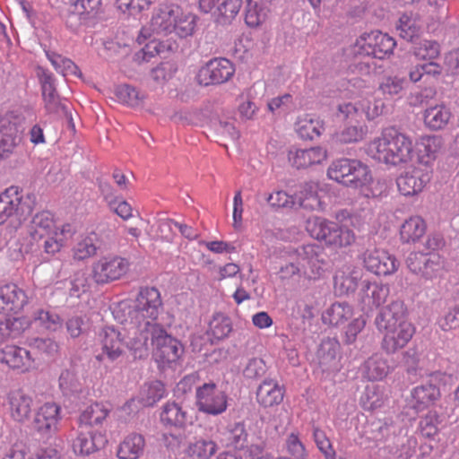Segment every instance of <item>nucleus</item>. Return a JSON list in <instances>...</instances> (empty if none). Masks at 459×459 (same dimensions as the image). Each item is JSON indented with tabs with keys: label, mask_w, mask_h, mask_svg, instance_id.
<instances>
[{
	"label": "nucleus",
	"mask_w": 459,
	"mask_h": 459,
	"mask_svg": "<svg viewBox=\"0 0 459 459\" xmlns=\"http://www.w3.org/2000/svg\"><path fill=\"white\" fill-rule=\"evenodd\" d=\"M231 331L232 325L230 317L221 313L213 315L209 323V334L217 340H221L228 337Z\"/></svg>",
	"instance_id": "5fc2aeb1"
},
{
	"label": "nucleus",
	"mask_w": 459,
	"mask_h": 459,
	"mask_svg": "<svg viewBox=\"0 0 459 459\" xmlns=\"http://www.w3.org/2000/svg\"><path fill=\"white\" fill-rule=\"evenodd\" d=\"M385 108V104L381 98L369 97L355 102H343L338 105V112L343 120L359 122L362 120L363 114L368 120H374L380 117Z\"/></svg>",
	"instance_id": "9b49d317"
},
{
	"label": "nucleus",
	"mask_w": 459,
	"mask_h": 459,
	"mask_svg": "<svg viewBox=\"0 0 459 459\" xmlns=\"http://www.w3.org/2000/svg\"><path fill=\"white\" fill-rule=\"evenodd\" d=\"M61 407L54 402H47L36 411L34 428L40 433H52L57 430L61 420Z\"/></svg>",
	"instance_id": "b1692460"
},
{
	"label": "nucleus",
	"mask_w": 459,
	"mask_h": 459,
	"mask_svg": "<svg viewBox=\"0 0 459 459\" xmlns=\"http://www.w3.org/2000/svg\"><path fill=\"white\" fill-rule=\"evenodd\" d=\"M37 75L41 85L42 97L45 107L48 112H55L59 104V98L56 89L55 78L53 74L39 67Z\"/></svg>",
	"instance_id": "c756f323"
},
{
	"label": "nucleus",
	"mask_w": 459,
	"mask_h": 459,
	"mask_svg": "<svg viewBox=\"0 0 459 459\" xmlns=\"http://www.w3.org/2000/svg\"><path fill=\"white\" fill-rule=\"evenodd\" d=\"M8 404L12 418L18 422L30 420L33 398L21 389L11 391L8 394Z\"/></svg>",
	"instance_id": "bb28decb"
},
{
	"label": "nucleus",
	"mask_w": 459,
	"mask_h": 459,
	"mask_svg": "<svg viewBox=\"0 0 459 459\" xmlns=\"http://www.w3.org/2000/svg\"><path fill=\"white\" fill-rule=\"evenodd\" d=\"M313 437L317 448L324 455L325 458L335 459V451L325 433L318 428H314Z\"/></svg>",
	"instance_id": "774afa93"
},
{
	"label": "nucleus",
	"mask_w": 459,
	"mask_h": 459,
	"mask_svg": "<svg viewBox=\"0 0 459 459\" xmlns=\"http://www.w3.org/2000/svg\"><path fill=\"white\" fill-rule=\"evenodd\" d=\"M235 74L234 65L227 58H213L203 65L196 80L204 86L228 82Z\"/></svg>",
	"instance_id": "2eb2a0df"
},
{
	"label": "nucleus",
	"mask_w": 459,
	"mask_h": 459,
	"mask_svg": "<svg viewBox=\"0 0 459 459\" xmlns=\"http://www.w3.org/2000/svg\"><path fill=\"white\" fill-rule=\"evenodd\" d=\"M430 179L431 170L428 167H412L397 178L396 185L401 195L415 196L423 191Z\"/></svg>",
	"instance_id": "dca6fc26"
},
{
	"label": "nucleus",
	"mask_w": 459,
	"mask_h": 459,
	"mask_svg": "<svg viewBox=\"0 0 459 459\" xmlns=\"http://www.w3.org/2000/svg\"><path fill=\"white\" fill-rule=\"evenodd\" d=\"M0 361L21 372L30 371L35 367L30 351L15 345H6L0 351Z\"/></svg>",
	"instance_id": "393cba45"
},
{
	"label": "nucleus",
	"mask_w": 459,
	"mask_h": 459,
	"mask_svg": "<svg viewBox=\"0 0 459 459\" xmlns=\"http://www.w3.org/2000/svg\"><path fill=\"white\" fill-rule=\"evenodd\" d=\"M28 243L23 248L26 253L38 251L54 256L59 253L74 237L76 228L72 223L57 225L49 212L36 213L26 227Z\"/></svg>",
	"instance_id": "7ed1b4c3"
},
{
	"label": "nucleus",
	"mask_w": 459,
	"mask_h": 459,
	"mask_svg": "<svg viewBox=\"0 0 459 459\" xmlns=\"http://www.w3.org/2000/svg\"><path fill=\"white\" fill-rule=\"evenodd\" d=\"M388 188V183L385 179H373L368 167L366 179L358 185L356 190L367 198H378L386 195Z\"/></svg>",
	"instance_id": "a19ab883"
},
{
	"label": "nucleus",
	"mask_w": 459,
	"mask_h": 459,
	"mask_svg": "<svg viewBox=\"0 0 459 459\" xmlns=\"http://www.w3.org/2000/svg\"><path fill=\"white\" fill-rule=\"evenodd\" d=\"M285 447L294 459H305L307 457V450L298 433L291 432L287 436Z\"/></svg>",
	"instance_id": "338daca9"
},
{
	"label": "nucleus",
	"mask_w": 459,
	"mask_h": 459,
	"mask_svg": "<svg viewBox=\"0 0 459 459\" xmlns=\"http://www.w3.org/2000/svg\"><path fill=\"white\" fill-rule=\"evenodd\" d=\"M339 343L335 340H324L317 351V358L324 370L335 369L338 367L337 354Z\"/></svg>",
	"instance_id": "79ce46f5"
},
{
	"label": "nucleus",
	"mask_w": 459,
	"mask_h": 459,
	"mask_svg": "<svg viewBox=\"0 0 459 459\" xmlns=\"http://www.w3.org/2000/svg\"><path fill=\"white\" fill-rule=\"evenodd\" d=\"M122 310L127 309L126 333L133 347L145 352L146 338L150 332L161 326L157 323L162 310L160 293L156 288L146 287L140 290L136 299L130 305L123 303Z\"/></svg>",
	"instance_id": "f03ea898"
},
{
	"label": "nucleus",
	"mask_w": 459,
	"mask_h": 459,
	"mask_svg": "<svg viewBox=\"0 0 459 459\" xmlns=\"http://www.w3.org/2000/svg\"><path fill=\"white\" fill-rule=\"evenodd\" d=\"M266 201L273 208H292L296 205L294 195H290L282 190H276L269 194Z\"/></svg>",
	"instance_id": "69168bd1"
},
{
	"label": "nucleus",
	"mask_w": 459,
	"mask_h": 459,
	"mask_svg": "<svg viewBox=\"0 0 459 459\" xmlns=\"http://www.w3.org/2000/svg\"><path fill=\"white\" fill-rule=\"evenodd\" d=\"M217 450L218 446L214 441L199 438L189 442L185 454L191 459H210Z\"/></svg>",
	"instance_id": "a18cd8bd"
},
{
	"label": "nucleus",
	"mask_w": 459,
	"mask_h": 459,
	"mask_svg": "<svg viewBox=\"0 0 459 459\" xmlns=\"http://www.w3.org/2000/svg\"><path fill=\"white\" fill-rule=\"evenodd\" d=\"M367 152L378 162L397 166L412 159L413 143L409 135L390 126L368 144Z\"/></svg>",
	"instance_id": "39448f33"
},
{
	"label": "nucleus",
	"mask_w": 459,
	"mask_h": 459,
	"mask_svg": "<svg viewBox=\"0 0 459 459\" xmlns=\"http://www.w3.org/2000/svg\"><path fill=\"white\" fill-rule=\"evenodd\" d=\"M443 375L436 372L430 376V383L423 384L414 387L411 392L409 405L417 412L428 409L439 398L438 387L432 382L439 379Z\"/></svg>",
	"instance_id": "aec40b11"
},
{
	"label": "nucleus",
	"mask_w": 459,
	"mask_h": 459,
	"mask_svg": "<svg viewBox=\"0 0 459 459\" xmlns=\"http://www.w3.org/2000/svg\"><path fill=\"white\" fill-rule=\"evenodd\" d=\"M426 230L427 224L420 216H411L400 227V240L403 244H415L425 235Z\"/></svg>",
	"instance_id": "7c9ffc66"
},
{
	"label": "nucleus",
	"mask_w": 459,
	"mask_h": 459,
	"mask_svg": "<svg viewBox=\"0 0 459 459\" xmlns=\"http://www.w3.org/2000/svg\"><path fill=\"white\" fill-rule=\"evenodd\" d=\"M325 264L322 247L315 244L305 245L289 254L288 260L278 271V276L281 281H289L295 276L316 281L323 276Z\"/></svg>",
	"instance_id": "423d86ee"
},
{
	"label": "nucleus",
	"mask_w": 459,
	"mask_h": 459,
	"mask_svg": "<svg viewBox=\"0 0 459 459\" xmlns=\"http://www.w3.org/2000/svg\"><path fill=\"white\" fill-rule=\"evenodd\" d=\"M129 269L126 259L118 256L102 257L92 265V277L99 284L108 283L125 275Z\"/></svg>",
	"instance_id": "f3484780"
},
{
	"label": "nucleus",
	"mask_w": 459,
	"mask_h": 459,
	"mask_svg": "<svg viewBox=\"0 0 459 459\" xmlns=\"http://www.w3.org/2000/svg\"><path fill=\"white\" fill-rule=\"evenodd\" d=\"M295 131L304 140H313L325 131L323 120L311 114H303L297 118Z\"/></svg>",
	"instance_id": "2f4dec72"
},
{
	"label": "nucleus",
	"mask_w": 459,
	"mask_h": 459,
	"mask_svg": "<svg viewBox=\"0 0 459 459\" xmlns=\"http://www.w3.org/2000/svg\"><path fill=\"white\" fill-rule=\"evenodd\" d=\"M385 401L383 389L377 385H368L361 394L360 405L366 411H375L381 408Z\"/></svg>",
	"instance_id": "09e8293b"
},
{
	"label": "nucleus",
	"mask_w": 459,
	"mask_h": 459,
	"mask_svg": "<svg viewBox=\"0 0 459 459\" xmlns=\"http://www.w3.org/2000/svg\"><path fill=\"white\" fill-rule=\"evenodd\" d=\"M47 56L56 71L61 74L63 76H81V72L78 66L71 59L55 52H48Z\"/></svg>",
	"instance_id": "864d4df0"
},
{
	"label": "nucleus",
	"mask_w": 459,
	"mask_h": 459,
	"mask_svg": "<svg viewBox=\"0 0 459 459\" xmlns=\"http://www.w3.org/2000/svg\"><path fill=\"white\" fill-rule=\"evenodd\" d=\"M406 265L420 278L433 280L442 273L445 260L438 253L411 252L406 259Z\"/></svg>",
	"instance_id": "ddd939ff"
},
{
	"label": "nucleus",
	"mask_w": 459,
	"mask_h": 459,
	"mask_svg": "<svg viewBox=\"0 0 459 459\" xmlns=\"http://www.w3.org/2000/svg\"><path fill=\"white\" fill-rule=\"evenodd\" d=\"M440 420L437 411H429L419 423V430L420 434L428 438L434 437L439 431Z\"/></svg>",
	"instance_id": "680f3d73"
},
{
	"label": "nucleus",
	"mask_w": 459,
	"mask_h": 459,
	"mask_svg": "<svg viewBox=\"0 0 459 459\" xmlns=\"http://www.w3.org/2000/svg\"><path fill=\"white\" fill-rule=\"evenodd\" d=\"M25 290L14 283L0 287V314H18L28 304Z\"/></svg>",
	"instance_id": "5701e85b"
},
{
	"label": "nucleus",
	"mask_w": 459,
	"mask_h": 459,
	"mask_svg": "<svg viewBox=\"0 0 459 459\" xmlns=\"http://www.w3.org/2000/svg\"><path fill=\"white\" fill-rule=\"evenodd\" d=\"M32 325V319L26 316H10L0 323V334L2 339L16 337Z\"/></svg>",
	"instance_id": "de8ad7c7"
},
{
	"label": "nucleus",
	"mask_w": 459,
	"mask_h": 459,
	"mask_svg": "<svg viewBox=\"0 0 459 459\" xmlns=\"http://www.w3.org/2000/svg\"><path fill=\"white\" fill-rule=\"evenodd\" d=\"M396 46L395 39L378 30L364 33L356 39L352 53L356 56L385 59L391 56Z\"/></svg>",
	"instance_id": "1a4fd4ad"
},
{
	"label": "nucleus",
	"mask_w": 459,
	"mask_h": 459,
	"mask_svg": "<svg viewBox=\"0 0 459 459\" xmlns=\"http://www.w3.org/2000/svg\"><path fill=\"white\" fill-rule=\"evenodd\" d=\"M144 447L143 436L131 433L119 444L117 455L119 459H138L143 455Z\"/></svg>",
	"instance_id": "c9c22d12"
},
{
	"label": "nucleus",
	"mask_w": 459,
	"mask_h": 459,
	"mask_svg": "<svg viewBox=\"0 0 459 459\" xmlns=\"http://www.w3.org/2000/svg\"><path fill=\"white\" fill-rule=\"evenodd\" d=\"M359 273L351 265L345 264L339 268L333 277L334 290L339 295L353 292L358 285Z\"/></svg>",
	"instance_id": "473e14b6"
},
{
	"label": "nucleus",
	"mask_w": 459,
	"mask_h": 459,
	"mask_svg": "<svg viewBox=\"0 0 459 459\" xmlns=\"http://www.w3.org/2000/svg\"><path fill=\"white\" fill-rule=\"evenodd\" d=\"M116 96L119 102L129 107H139L145 99L144 93L128 84L118 86L116 89Z\"/></svg>",
	"instance_id": "6e6d98bb"
},
{
	"label": "nucleus",
	"mask_w": 459,
	"mask_h": 459,
	"mask_svg": "<svg viewBox=\"0 0 459 459\" xmlns=\"http://www.w3.org/2000/svg\"><path fill=\"white\" fill-rule=\"evenodd\" d=\"M226 435L228 446L243 449L242 447L244 446L247 437L244 423L235 422L230 424L228 426Z\"/></svg>",
	"instance_id": "052dcab7"
},
{
	"label": "nucleus",
	"mask_w": 459,
	"mask_h": 459,
	"mask_svg": "<svg viewBox=\"0 0 459 459\" xmlns=\"http://www.w3.org/2000/svg\"><path fill=\"white\" fill-rule=\"evenodd\" d=\"M306 230L311 238L335 250L352 245L356 239L349 227L317 216L307 220Z\"/></svg>",
	"instance_id": "6e6552de"
},
{
	"label": "nucleus",
	"mask_w": 459,
	"mask_h": 459,
	"mask_svg": "<svg viewBox=\"0 0 459 459\" xmlns=\"http://www.w3.org/2000/svg\"><path fill=\"white\" fill-rule=\"evenodd\" d=\"M327 157L326 149L321 146L290 150L288 153L289 161L297 169H306L321 164L327 160Z\"/></svg>",
	"instance_id": "a878e982"
},
{
	"label": "nucleus",
	"mask_w": 459,
	"mask_h": 459,
	"mask_svg": "<svg viewBox=\"0 0 459 459\" xmlns=\"http://www.w3.org/2000/svg\"><path fill=\"white\" fill-rule=\"evenodd\" d=\"M242 6V0H224L214 12L216 20L220 23H228L238 13Z\"/></svg>",
	"instance_id": "4d7b16f0"
},
{
	"label": "nucleus",
	"mask_w": 459,
	"mask_h": 459,
	"mask_svg": "<svg viewBox=\"0 0 459 459\" xmlns=\"http://www.w3.org/2000/svg\"><path fill=\"white\" fill-rule=\"evenodd\" d=\"M440 51L437 41L421 40L413 47L412 53L419 60L432 61L439 56Z\"/></svg>",
	"instance_id": "bf43d9fd"
},
{
	"label": "nucleus",
	"mask_w": 459,
	"mask_h": 459,
	"mask_svg": "<svg viewBox=\"0 0 459 459\" xmlns=\"http://www.w3.org/2000/svg\"><path fill=\"white\" fill-rule=\"evenodd\" d=\"M110 411L108 404L95 403L87 406L80 416L82 426L88 427L101 424Z\"/></svg>",
	"instance_id": "49530a36"
},
{
	"label": "nucleus",
	"mask_w": 459,
	"mask_h": 459,
	"mask_svg": "<svg viewBox=\"0 0 459 459\" xmlns=\"http://www.w3.org/2000/svg\"><path fill=\"white\" fill-rule=\"evenodd\" d=\"M195 405L199 411L217 416L226 411L228 396L213 382L204 383L195 390Z\"/></svg>",
	"instance_id": "f8f14e48"
},
{
	"label": "nucleus",
	"mask_w": 459,
	"mask_h": 459,
	"mask_svg": "<svg viewBox=\"0 0 459 459\" xmlns=\"http://www.w3.org/2000/svg\"><path fill=\"white\" fill-rule=\"evenodd\" d=\"M32 325L48 331L56 332L62 327L59 316L45 309H38L32 318Z\"/></svg>",
	"instance_id": "3c124183"
},
{
	"label": "nucleus",
	"mask_w": 459,
	"mask_h": 459,
	"mask_svg": "<svg viewBox=\"0 0 459 459\" xmlns=\"http://www.w3.org/2000/svg\"><path fill=\"white\" fill-rule=\"evenodd\" d=\"M387 285L377 281H363L359 291V301L365 311H372L379 307L389 296Z\"/></svg>",
	"instance_id": "412c9836"
},
{
	"label": "nucleus",
	"mask_w": 459,
	"mask_h": 459,
	"mask_svg": "<svg viewBox=\"0 0 459 459\" xmlns=\"http://www.w3.org/2000/svg\"><path fill=\"white\" fill-rule=\"evenodd\" d=\"M319 186L316 182H307L299 186L294 193L296 204L307 210L322 209V202L318 195Z\"/></svg>",
	"instance_id": "f704fd0d"
},
{
	"label": "nucleus",
	"mask_w": 459,
	"mask_h": 459,
	"mask_svg": "<svg viewBox=\"0 0 459 459\" xmlns=\"http://www.w3.org/2000/svg\"><path fill=\"white\" fill-rule=\"evenodd\" d=\"M451 118L452 112L450 108L443 103L430 105L423 112L424 125L432 131L446 128Z\"/></svg>",
	"instance_id": "c85d7f7f"
},
{
	"label": "nucleus",
	"mask_w": 459,
	"mask_h": 459,
	"mask_svg": "<svg viewBox=\"0 0 459 459\" xmlns=\"http://www.w3.org/2000/svg\"><path fill=\"white\" fill-rule=\"evenodd\" d=\"M126 322L121 330L113 326L104 327L98 335L101 346V353L97 356L99 360L104 359L115 361L124 353L125 346L127 348Z\"/></svg>",
	"instance_id": "4468645a"
},
{
	"label": "nucleus",
	"mask_w": 459,
	"mask_h": 459,
	"mask_svg": "<svg viewBox=\"0 0 459 459\" xmlns=\"http://www.w3.org/2000/svg\"><path fill=\"white\" fill-rule=\"evenodd\" d=\"M196 21L197 17L195 14L184 12L177 4L160 6L153 13L150 23L140 31L137 39L140 44L147 39H151L140 51L135 53V61L139 64L149 62L155 56L169 50L171 48L170 45L160 41L157 37L175 33L181 39L187 38L194 33Z\"/></svg>",
	"instance_id": "f257e3e1"
},
{
	"label": "nucleus",
	"mask_w": 459,
	"mask_h": 459,
	"mask_svg": "<svg viewBox=\"0 0 459 459\" xmlns=\"http://www.w3.org/2000/svg\"><path fill=\"white\" fill-rule=\"evenodd\" d=\"M26 211L17 189L11 187L0 194V225L8 220L21 221ZM27 212H30L27 207Z\"/></svg>",
	"instance_id": "4be33fe9"
},
{
	"label": "nucleus",
	"mask_w": 459,
	"mask_h": 459,
	"mask_svg": "<svg viewBox=\"0 0 459 459\" xmlns=\"http://www.w3.org/2000/svg\"><path fill=\"white\" fill-rule=\"evenodd\" d=\"M347 123L345 126L336 132L333 139L342 143H353L362 141L368 134V126L362 123V120L359 122L345 120Z\"/></svg>",
	"instance_id": "e433bc0d"
},
{
	"label": "nucleus",
	"mask_w": 459,
	"mask_h": 459,
	"mask_svg": "<svg viewBox=\"0 0 459 459\" xmlns=\"http://www.w3.org/2000/svg\"><path fill=\"white\" fill-rule=\"evenodd\" d=\"M18 130L7 119L1 120L0 126V160L9 158L19 143Z\"/></svg>",
	"instance_id": "72a5a7b5"
},
{
	"label": "nucleus",
	"mask_w": 459,
	"mask_h": 459,
	"mask_svg": "<svg viewBox=\"0 0 459 459\" xmlns=\"http://www.w3.org/2000/svg\"><path fill=\"white\" fill-rule=\"evenodd\" d=\"M284 392L277 380L265 378L257 387L256 401L263 407H273L282 402Z\"/></svg>",
	"instance_id": "cd10ccee"
},
{
	"label": "nucleus",
	"mask_w": 459,
	"mask_h": 459,
	"mask_svg": "<svg viewBox=\"0 0 459 459\" xmlns=\"http://www.w3.org/2000/svg\"><path fill=\"white\" fill-rule=\"evenodd\" d=\"M406 80L398 76H388L379 85L383 95L394 97L400 94L405 86Z\"/></svg>",
	"instance_id": "0e129e2a"
},
{
	"label": "nucleus",
	"mask_w": 459,
	"mask_h": 459,
	"mask_svg": "<svg viewBox=\"0 0 459 459\" xmlns=\"http://www.w3.org/2000/svg\"><path fill=\"white\" fill-rule=\"evenodd\" d=\"M160 420L169 426L182 428L190 422L187 411L177 403H167L160 413Z\"/></svg>",
	"instance_id": "37998d69"
},
{
	"label": "nucleus",
	"mask_w": 459,
	"mask_h": 459,
	"mask_svg": "<svg viewBox=\"0 0 459 459\" xmlns=\"http://www.w3.org/2000/svg\"><path fill=\"white\" fill-rule=\"evenodd\" d=\"M71 446L75 455H89L106 443L105 437L91 431L88 427L81 426L77 430H73L70 435Z\"/></svg>",
	"instance_id": "6ab92c4d"
},
{
	"label": "nucleus",
	"mask_w": 459,
	"mask_h": 459,
	"mask_svg": "<svg viewBox=\"0 0 459 459\" xmlns=\"http://www.w3.org/2000/svg\"><path fill=\"white\" fill-rule=\"evenodd\" d=\"M269 11L268 6L247 0V9L245 17L247 25L253 28L261 25L266 21Z\"/></svg>",
	"instance_id": "13d9d810"
},
{
	"label": "nucleus",
	"mask_w": 459,
	"mask_h": 459,
	"mask_svg": "<svg viewBox=\"0 0 459 459\" xmlns=\"http://www.w3.org/2000/svg\"><path fill=\"white\" fill-rule=\"evenodd\" d=\"M362 260L368 271L382 276L394 274L400 264L394 255L381 248L367 249Z\"/></svg>",
	"instance_id": "a211bd4d"
},
{
	"label": "nucleus",
	"mask_w": 459,
	"mask_h": 459,
	"mask_svg": "<svg viewBox=\"0 0 459 459\" xmlns=\"http://www.w3.org/2000/svg\"><path fill=\"white\" fill-rule=\"evenodd\" d=\"M375 323L383 334L382 349L388 354L403 349L415 333V327L408 319L407 308L401 300H394L385 307Z\"/></svg>",
	"instance_id": "20e7f679"
},
{
	"label": "nucleus",
	"mask_w": 459,
	"mask_h": 459,
	"mask_svg": "<svg viewBox=\"0 0 459 459\" xmlns=\"http://www.w3.org/2000/svg\"><path fill=\"white\" fill-rule=\"evenodd\" d=\"M353 315L351 305L345 302H335L331 305L322 315L323 323L329 325H340L344 324Z\"/></svg>",
	"instance_id": "ea45409f"
},
{
	"label": "nucleus",
	"mask_w": 459,
	"mask_h": 459,
	"mask_svg": "<svg viewBox=\"0 0 459 459\" xmlns=\"http://www.w3.org/2000/svg\"><path fill=\"white\" fill-rule=\"evenodd\" d=\"M164 385L158 380L145 384L140 392V401L143 406H152L165 395Z\"/></svg>",
	"instance_id": "603ef678"
},
{
	"label": "nucleus",
	"mask_w": 459,
	"mask_h": 459,
	"mask_svg": "<svg viewBox=\"0 0 459 459\" xmlns=\"http://www.w3.org/2000/svg\"><path fill=\"white\" fill-rule=\"evenodd\" d=\"M418 152L420 162L429 164L437 158L443 147V139L438 135H424L418 142Z\"/></svg>",
	"instance_id": "58836bf2"
},
{
	"label": "nucleus",
	"mask_w": 459,
	"mask_h": 459,
	"mask_svg": "<svg viewBox=\"0 0 459 459\" xmlns=\"http://www.w3.org/2000/svg\"><path fill=\"white\" fill-rule=\"evenodd\" d=\"M98 237L94 232L82 235L74 246L73 258L77 261H83L93 256L98 249Z\"/></svg>",
	"instance_id": "c03bdc74"
},
{
	"label": "nucleus",
	"mask_w": 459,
	"mask_h": 459,
	"mask_svg": "<svg viewBox=\"0 0 459 459\" xmlns=\"http://www.w3.org/2000/svg\"><path fill=\"white\" fill-rule=\"evenodd\" d=\"M396 30L401 38L411 41L420 34L421 22L415 15L403 13L399 18Z\"/></svg>",
	"instance_id": "8fccbe9b"
},
{
	"label": "nucleus",
	"mask_w": 459,
	"mask_h": 459,
	"mask_svg": "<svg viewBox=\"0 0 459 459\" xmlns=\"http://www.w3.org/2000/svg\"><path fill=\"white\" fill-rule=\"evenodd\" d=\"M361 372L369 381H378L385 377L389 372L386 360L381 354H374L361 366Z\"/></svg>",
	"instance_id": "4c0bfd02"
},
{
	"label": "nucleus",
	"mask_w": 459,
	"mask_h": 459,
	"mask_svg": "<svg viewBox=\"0 0 459 459\" xmlns=\"http://www.w3.org/2000/svg\"><path fill=\"white\" fill-rule=\"evenodd\" d=\"M368 166L359 160L342 158L332 162L327 169L330 179L356 189L367 177Z\"/></svg>",
	"instance_id": "9d476101"
},
{
	"label": "nucleus",
	"mask_w": 459,
	"mask_h": 459,
	"mask_svg": "<svg viewBox=\"0 0 459 459\" xmlns=\"http://www.w3.org/2000/svg\"><path fill=\"white\" fill-rule=\"evenodd\" d=\"M58 382L59 387L65 394L77 392L82 385L81 380L77 377L74 368L63 370L60 374Z\"/></svg>",
	"instance_id": "e2e57ef3"
},
{
	"label": "nucleus",
	"mask_w": 459,
	"mask_h": 459,
	"mask_svg": "<svg viewBox=\"0 0 459 459\" xmlns=\"http://www.w3.org/2000/svg\"><path fill=\"white\" fill-rule=\"evenodd\" d=\"M127 349L134 359H144L149 354V345L152 346V355L160 368L165 369L175 367L184 353L181 342L169 334L162 327H156L150 332L146 338L145 352L136 351L127 341Z\"/></svg>",
	"instance_id": "0eeeda50"
}]
</instances>
